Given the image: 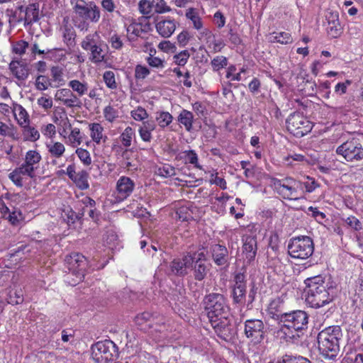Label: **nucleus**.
I'll list each match as a JSON object with an SVG mask.
<instances>
[{
    "instance_id": "nucleus-18",
    "label": "nucleus",
    "mask_w": 363,
    "mask_h": 363,
    "mask_svg": "<svg viewBox=\"0 0 363 363\" xmlns=\"http://www.w3.org/2000/svg\"><path fill=\"white\" fill-rule=\"evenodd\" d=\"M35 177V173H32L21 164L9 174V179L18 187L28 186L30 179Z\"/></svg>"
},
{
    "instance_id": "nucleus-36",
    "label": "nucleus",
    "mask_w": 363,
    "mask_h": 363,
    "mask_svg": "<svg viewBox=\"0 0 363 363\" xmlns=\"http://www.w3.org/2000/svg\"><path fill=\"white\" fill-rule=\"evenodd\" d=\"M180 158L183 160L184 164H191L196 169H202V166L199 163L198 155L195 150H189L182 152Z\"/></svg>"
},
{
    "instance_id": "nucleus-13",
    "label": "nucleus",
    "mask_w": 363,
    "mask_h": 363,
    "mask_svg": "<svg viewBox=\"0 0 363 363\" xmlns=\"http://www.w3.org/2000/svg\"><path fill=\"white\" fill-rule=\"evenodd\" d=\"M135 323L141 330L153 329L156 332H162L165 329L164 318L155 317L149 312L138 314L135 319Z\"/></svg>"
},
{
    "instance_id": "nucleus-53",
    "label": "nucleus",
    "mask_w": 363,
    "mask_h": 363,
    "mask_svg": "<svg viewBox=\"0 0 363 363\" xmlns=\"http://www.w3.org/2000/svg\"><path fill=\"white\" fill-rule=\"evenodd\" d=\"M103 80L106 84V86L111 89H116L118 87L117 82L116 81L115 73L113 71L108 70L104 72L103 74Z\"/></svg>"
},
{
    "instance_id": "nucleus-28",
    "label": "nucleus",
    "mask_w": 363,
    "mask_h": 363,
    "mask_svg": "<svg viewBox=\"0 0 363 363\" xmlns=\"http://www.w3.org/2000/svg\"><path fill=\"white\" fill-rule=\"evenodd\" d=\"M12 74L18 80L24 81L29 75V68L26 63L21 60H12L9 64Z\"/></svg>"
},
{
    "instance_id": "nucleus-1",
    "label": "nucleus",
    "mask_w": 363,
    "mask_h": 363,
    "mask_svg": "<svg viewBox=\"0 0 363 363\" xmlns=\"http://www.w3.org/2000/svg\"><path fill=\"white\" fill-rule=\"evenodd\" d=\"M342 336L339 325L329 326L319 332L317 340L320 354L326 359H335L339 354L340 341Z\"/></svg>"
},
{
    "instance_id": "nucleus-8",
    "label": "nucleus",
    "mask_w": 363,
    "mask_h": 363,
    "mask_svg": "<svg viewBox=\"0 0 363 363\" xmlns=\"http://www.w3.org/2000/svg\"><path fill=\"white\" fill-rule=\"evenodd\" d=\"M335 152L348 162H357L363 160V146L359 140L355 138L342 143L336 148Z\"/></svg>"
},
{
    "instance_id": "nucleus-52",
    "label": "nucleus",
    "mask_w": 363,
    "mask_h": 363,
    "mask_svg": "<svg viewBox=\"0 0 363 363\" xmlns=\"http://www.w3.org/2000/svg\"><path fill=\"white\" fill-rule=\"evenodd\" d=\"M189 57V52L187 50H184L173 56V62L179 67H184Z\"/></svg>"
},
{
    "instance_id": "nucleus-24",
    "label": "nucleus",
    "mask_w": 363,
    "mask_h": 363,
    "mask_svg": "<svg viewBox=\"0 0 363 363\" xmlns=\"http://www.w3.org/2000/svg\"><path fill=\"white\" fill-rule=\"evenodd\" d=\"M314 251H287V259L289 262L295 265L311 266L313 264L309 259Z\"/></svg>"
},
{
    "instance_id": "nucleus-54",
    "label": "nucleus",
    "mask_w": 363,
    "mask_h": 363,
    "mask_svg": "<svg viewBox=\"0 0 363 363\" xmlns=\"http://www.w3.org/2000/svg\"><path fill=\"white\" fill-rule=\"evenodd\" d=\"M40 131L43 135L47 139L52 140L56 137V127L52 123L43 125L40 128Z\"/></svg>"
},
{
    "instance_id": "nucleus-49",
    "label": "nucleus",
    "mask_w": 363,
    "mask_h": 363,
    "mask_svg": "<svg viewBox=\"0 0 363 363\" xmlns=\"http://www.w3.org/2000/svg\"><path fill=\"white\" fill-rule=\"evenodd\" d=\"M75 154L84 166L88 167L91 164L92 160L91 154L86 149L77 147L75 150Z\"/></svg>"
},
{
    "instance_id": "nucleus-20",
    "label": "nucleus",
    "mask_w": 363,
    "mask_h": 363,
    "mask_svg": "<svg viewBox=\"0 0 363 363\" xmlns=\"http://www.w3.org/2000/svg\"><path fill=\"white\" fill-rule=\"evenodd\" d=\"M327 34L331 38H337L343 32V28L340 24L339 13L337 11H330L325 15Z\"/></svg>"
},
{
    "instance_id": "nucleus-48",
    "label": "nucleus",
    "mask_w": 363,
    "mask_h": 363,
    "mask_svg": "<svg viewBox=\"0 0 363 363\" xmlns=\"http://www.w3.org/2000/svg\"><path fill=\"white\" fill-rule=\"evenodd\" d=\"M237 70L236 66L235 65H230L227 67L225 77L229 79L230 81H238L240 82L242 80L241 74L245 73L247 71V69L245 67H242L240 72L236 73V74H233V72H235Z\"/></svg>"
},
{
    "instance_id": "nucleus-39",
    "label": "nucleus",
    "mask_w": 363,
    "mask_h": 363,
    "mask_svg": "<svg viewBox=\"0 0 363 363\" xmlns=\"http://www.w3.org/2000/svg\"><path fill=\"white\" fill-rule=\"evenodd\" d=\"M156 50L152 48L150 50L149 55L145 58L147 64L153 69H163L165 67L164 59L160 58L155 56Z\"/></svg>"
},
{
    "instance_id": "nucleus-38",
    "label": "nucleus",
    "mask_w": 363,
    "mask_h": 363,
    "mask_svg": "<svg viewBox=\"0 0 363 363\" xmlns=\"http://www.w3.org/2000/svg\"><path fill=\"white\" fill-rule=\"evenodd\" d=\"M172 115L165 111H157L155 113V121L157 125L162 130H164L167 128L173 121Z\"/></svg>"
},
{
    "instance_id": "nucleus-58",
    "label": "nucleus",
    "mask_w": 363,
    "mask_h": 363,
    "mask_svg": "<svg viewBox=\"0 0 363 363\" xmlns=\"http://www.w3.org/2000/svg\"><path fill=\"white\" fill-rule=\"evenodd\" d=\"M242 250H257V237L251 235H244L242 238Z\"/></svg>"
},
{
    "instance_id": "nucleus-10",
    "label": "nucleus",
    "mask_w": 363,
    "mask_h": 363,
    "mask_svg": "<svg viewBox=\"0 0 363 363\" xmlns=\"http://www.w3.org/2000/svg\"><path fill=\"white\" fill-rule=\"evenodd\" d=\"M279 320L283 323V328L298 331L307 328L308 316L305 311L298 310L281 314Z\"/></svg>"
},
{
    "instance_id": "nucleus-56",
    "label": "nucleus",
    "mask_w": 363,
    "mask_h": 363,
    "mask_svg": "<svg viewBox=\"0 0 363 363\" xmlns=\"http://www.w3.org/2000/svg\"><path fill=\"white\" fill-rule=\"evenodd\" d=\"M154 13L162 14L171 11V8L164 0H152Z\"/></svg>"
},
{
    "instance_id": "nucleus-3",
    "label": "nucleus",
    "mask_w": 363,
    "mask_h": 363,
    "mask_svg": "<svg viewBox=\"0 0 363 363\" xmlns=\"http://www.w3.org/2000/svg\"><path fill=\"white\" fill-rule=\"evenodd\" d=\"M72 9L75 14L74 24L81 30H87L89 23H97L100 20V9L94 1L76 0Z\"/></svg>"
},
{
    "instance_id": "nucleus-23",
    "label": "nucleus",
    "mask_w": 363,
    "mask_h": 363,
    "mask_svg": "<svg viewBox=\"0 0 363 363\" xmlns=\"http://www.w3.org/2000/svg\"><path fill=\"white\" fill-rule=\"evenodd\" d=\"M88 130L91 141L94 145H101L107 141L108 137L104 126L100 123H89Z\"/></svg>"
},
{
    "instance_id": "nucleus-22",
    "label": "nucleus",
    "mask_w": 363,
    "mask_h": 363,
    "mask_svg": "<svg viewBox=\"0 0 363 363\" xmlns=\"http://www.w3.org/2000/svg\"><path fill=\"white\" fill-rule=\"evenodd\" d=\"M194 259L191 255H186L182 259H174L171 263V271L177 276L184 277L187 274V269L192 267Z\"/></svg>"
},
{
    "instance_id": "nucleus-31",
    "label": "nucleus",
    "mask_w": 363,
    "mask_h": 363,
    "mask_svg": "<svg viewBox=\"0 0 363 363\" xmlns=\"http://www.w3.org/2000/svg\"><path fill=\"white\" fill-rule=\"evenodd\" d=\"M18 279L15 276L12 277L13 288L9 291L8 302L11 304H20L23 301V292L22 289L16 285Z\"/></svg>"
},
{
    "instance_id": "nucleus-29",
    "label": "nucleus",
    "mask_w": 363,
    "mask_h": 363,
    "mask_svg": "<svg viewBox=\"0 0 363 363\" xmlns=\"http://www.w3.org/2000/svg\"><path fill=\"white\" fill-rule=\"evenodd\" d=\"M296 247L297 250H314V244L311 238L306 235H301L292 238L288 245V250Z\"/></svg>"
},
{
    "instance_id": "nucleus-42",
    "label": "nucleus",
    "mask_w": 363,
    "mask_h": 363,
    "mask_svg": "<svg viewBox=\"0 0 363 363\" xmlns=\"http://www.w3.org/2000/svg\"><path fill=\"white\" fill-rule=\"evenodd\" d=\"M21 127L23 128V135L24 140L35 142L39 140L40 133L35 127L27 124H25Z\"/></svg>"
},
{
    "instance_id": "nucleus-51",
    "label": "nucleus",
    "mask_w": 363,
    "mask_h": 363,
    "mask_svg": "<svg viewBox=\"0 0 363 363\" xmlns=\"http://www.w3.org/2000/svg\"><path fill=\"white\" fill-rule=\"evenodd\" d=\"M283 306V302L280 298H276L273 299L269 305V311L273 316H277L279 320L280 315L282 314L281 308Z\"/></svg>"
},
{
    "instance_id": "nucleus-61",
    "label": "nucleus",
    "mask_w": 363,
    "mask_h": 363,
    "mask_svg": "<svg viewBox=\"0 0 363 363\" xmlns=\"http://www.w3.org/2000/svg\"><path fill=\"white\" fill-rule=\"evenodd\" d=\"M103 114L106 121L109 123H113L118 117V111L111 105L104 108Z\"/></svg>"
},
{
    "instance_id": "nucleus-17",
    "label": "nucleus",
    "mask_w": 363,
    "mask_h": 363,
    "mask_svg": "<svg viewBox=\"0 0 363 363\" xmlns=\"http://www.w3.org/2000/svg\"><path fill=\"white\" fill-rule=\"evenodd\" d=\"M209 320L218 337L225 340L232 337L234 330L229 317L217 318Z\"/></svg>"
},
{
    "instance_id": "nucleus-47",
    "label": "nucleus",
    "mask_w": 363,
    "mask_h": 363,
    "mask_svg": "<svg viewBox=\"0 0 363 363\" xmlns=\"http://www.w3.org/2000/svg\"><path fill=\"white\" fill-rule=\"evenodd\" d=\"M103 42L97 31L86 35L81 42L82 48Z\"/></svg>"
},
{
    "instance_id": "nucleus-4",
    "label": "nucleus",
    "mask_w": 363,
    "mask_h": 363,
    "mask_svg": "<svg viewBox=\"0 0 363 363\" xmlns=\"http://www.w3.org/2000/svg\"><path fill=\"white\" fill-rule=\"evenodd\" d=\"M205 309L209 320L229 317L230 307L226 298L220 294H210L204 298Z\"/></svg>"
},
{
    "instance_id": "nucleus-45",
    "label": "nucleus",
    "mask_w": 363,
    "mask_h": 363,
    "mask_svg": "<svg viewBox=\"0 0 363 363\" xmlns=\"http://www.w3.org/2000/svg\"><path fill=\"white\" fill-rule=\"evenodd\" d=\"M135 135V132L134 129L130 127H126L124 130L120 135V140L122 145L125 147H129L132 144V140Z\"/></svg>"
},
{
    "instance_id": "nucleus-15",
    "label": "nucleus",
    "mask_w": 363,
    "mask_h": 363,
    "mask_svg": "<svg viewBox=\"0 0 363 363\" xmlns=\"http://www.w3.org/2000/svg\"><path fill=\"white\" fill-rule=\"evenodd\" d=\"M55 100L67 108L79 109L82 106V100L69 88H62L56 91Z\"/></svg>"
},
{
    "instance_id": "nucleus-64",
    "label": "nucleus",
    "mask_w": 363,
    "mask_h": 363,
    "mask_svg": "<svg viewBox=\"0 0 363 363\" xmlns=\"http://www.w3.org/2000/svg\"><path fill=\"white\" fill-rule=\"evenodd\" d=\"M191 218L189 208L181 206L176 211V218L181 221H188Z\"/></svg>"
},
{
    "instance_id": "nucleus-35",
    "label": "nucleus",
    "mask_w": 363,
    "mask_h": 363,
    "mask_svg": "<svg viewBox=\"0 0 363 363\" xmlns=\"http://www.w3.org/2000/svg\"><path fill=\"white\" fill-rule=\"evenodd\" d=\"M67 85L79 99L88 93L89 84L85 81L81 82L78 79H72L68 82Z\"/></svg>"
},
{
    "instance_id": "nucleus-37",
    "label": "nucleus",
    "mask_w": 363,
    "mask_h": 363,
    "mask_svg": "<svg viewBox=\"0 0 363 363\" xmlns=\"http://www.w3.org/2000/svg\"><path fill=\"white\" fill-rule=\"evenodd\" d=\"M186 18L191 21L193 28L197 30H201L203 26V23L197 9L191 7L186 9L185 13Z\"/></svg>"
},
{
    "instance_id": "nucleus-43",
    "label": "nucleus",
    "mask_w": 363,
    "mask_h": 363,
    "mask_svg": "<svg viewBox=\"0 0 363 363\" xmlns=\"http://www.w3.org/2000/svg\"><path fill=\"white\" fill-rule=\"evenodd\" d=\"M104 43L98 48H95L94 51L89 53V60L94 64L99 65L103 62L106 58V52L104 50Z\"/></svg>"
},
{
    "instance_id": "nucleus-2",
    "label": "nucleus",
    "mask_w": 363,
    "mask_h": 363,
    "mask_svg": "<svg viewBox=\"0 0 363 363\" xmlns=\"http://www.w3.org/2000/svg\"><path fill=\"white\" fill-rule=\"evenodd\" d=\"M304 283L306 285V302L311 307L318 308L332 301L333 296L321 276L307 278Z\"/></svg>"
},
{
    "instance_id": "nucleus-63",
    "label": "nucleus",
    "mask_w": 363,
    "mask_h": 363,
    "mask_svg": "<svg viewBox=\"0 0 363 363\" xmlns=\"http://www.w3.org/2000/svg\"><path fill=\"white\" fill-rule=\"evenodd\" d=\"M206 276V267L203 262L199 259L196 262L194 277L196 280L201 281Z\"/></svg>"
},
{
    "instance_id": "nucleus-59",
    "label": "nucleus",
    "mask_w": 363,
    "mask_h": 363,
    "mask_svg": "<svg viewBox=\"0 0 363 363\" xmlns=\"http://www.w3.org/2000/svg\"><path fill=\"white\" fill-rule=\"evenodd\" d=\"M28 45V43L24 40L16 41L12 44V52L19 56H22L26 53Z\"/></svg>"
},
{
    "instance_id": "nucleus-62",
    "label": "nucleus",
    "mask_w": 363,
    "mask_h": 363,
    "mask_svg": "<svg viewBox=\"0 0 363 363\" xmlns=\"http://www.w3.org/2000/svg\"><path fill=\"white\" fill-rule=\"evenodd\" d=\"M283 357L286 363H313L309 359L301 355L286 354Z\"/></svg>"
},
{
    "instance_id": "nucleus-6",
    "label": "nucleus",
    "mask_w": 363,
    "mask_h": 363,
    "mask_svg": "<svg viewBox=\"0 0 363 363\" xmlns=\"http://www.w3.org/2000/svg\"><path fill=\"white\" fill-rule=\"evenodd\" d=\"M91 357L96 363H113L118 357V349L111 340L99 341L92 345Z\"/></svg>"
},
{
    "instance_id": "nucleus-50",
    "label": "nucleus",
    "mask_w": 363,
    "mask_h": 363,
    "mask_svg": "<svg viewBox=\"0 0 363 363\" xmlns=\"http://www.w3.org/2000/svg\"><path fill=\"white\" fill-rule=\"evenodd\" d=\"M228 63V58L223 55H218L211 61L212 69L214 72H218L223 68L227 67Z\"/></svg>"
},
{
    "instance_id": "nucleus-57",
    "label": "nucleus",
    "mask_w": 363,
    "mask_h": 363,
    "mask_svg": "<svg viewBox=\"0 0 363 363\" xmlns=\"http://www.w3.org/2000/svg\"><path fill=\"white\" fill-rule=\"evenodd\" d=\"M51 77L52 80L57 84L56 86L65 84V81L63 78V71L60 67L56 66L51 68Z\"/></svg>"
},
{
    "instance_id": "nucleus-41",
    "label": "nucleus",
    "mask_w": 363,
    "mask_h": 363,
    "mask_svg": "<svg viewBox=\"0 0 363 363\" xmlns=\"http://www.w3.org/2000/svg\"><path fill=\"white\" fill-rule=\"evenodd\" d=\"M269 41L271 43H277L282 45H287L293 43V38L291 34L289 32H272L270 33Z\"/></svg>"
},
{
    "instance_id": "nucleus-19",
    "label": "nucleus",
    "mask_w": 363,
    "mask_h": 363,
    "mask_svg": "<svg viewBox=\"0 0 363 363\" xmlns=\"http://www.w3.org/2000/svg\"><path fill=\"white\" fill-rule=\"evenodd\" d=\"M178 23L174 18L157 17L155 22L157 33L164 38H168L174 33Z\"/></svg>"
},
{
    "instance_id": "nucleus-11",
    "label": "nucleus",
    "mask_w": 363,
    "mask_h": 363,
    "mask_svg": "<svg viewBox=\"0 0 363 363\" xmlns=\"http://www.w3.org/2000/svg\"><path fill=\"white\" fill-rule=\"evenodd\" d=\"M64 114H65L63 110ZM63 130L60 132V135L66 140V143L72 147H77L79 146L84 140V133L81 131L79 128L72 126L69 118L65 116V119L62 121Z\"/></svg>"
},
{
    "instance_id": "nucleus-55",
    "label": "nucleus",
    "mask_w": 363,
    "mask_h": 363,
    "mask_svg": "<svg viewBox=\"0 0 363 363\" xmlns=\"http://www.w3.org/2000/svg\"><path fill=\"white\" fill-rule=\"evenodd\" d=\"M130 116L135 121L143 122L148 118L149 114L145 108L138 106L130 111Z\"/></svg>"
},
{
    "instance_id": "nucleus-7",
    "label": "nucleus",
    "mask_w": 363,
    "mask_h": 363,
    "mask_svg": "<svg viewBox=\"0 0 363 363\" xmlns=\"http://www.w3.org/2000/svg\"><path fill=\"white\" fill-rule=\"evenodd\" d=\"M272 187L283 199L297 200L301 196L298 189H302V183L292 177H286L282 179H273Z\"/></svg>"
},
{
    "instance_id": "nucleus-5",
    "label": "nucleus",
    "mask_w": 363,
    "mask_h": 363,
    "mask_svg": "<svg viewBox=\"0 0 363 363\" xmlns=\"http://www.w3.org/2000/svg\"><path fill=\"white\" fill-rule=\"evenodd\" d=\"M39 20L40 5L37 2L17 6L10 16V22L23 23L25 27L31 26Z\"/></svg>"
},
{
    "instance_id": "nucleus-9",
    "label": "nucleus",
    "mask_w": 363,
    "mask_h": 363,
    "mask_svg": "<svg viewBox=\"0 0 363 363\" xmlns=\"http://www.w3.org/2000/svg\"><path fill=\"white\" fill-rule=\"evenodd\" d=\"M288 131L294 136L301 138L308 133L312 128V123L300 112L291 113L286 121Z\"/></svg>"
},
{
    "instance_id": "nucleus-21",
    "label": "nucleus",
    "mask_w": 363,
    "mask_h": 363,
    "mask_svg": "<svg viewBox=\"0 0 363 363\" xmlns=\"http://www.w3.org/2000/svg\"><path fill=\"white\" fill-rule=\"evenodd\" d=\"M135 182L130 177L126 176L121 177L116 186V199L119 201H124L129 197L134 191Z\"/></svg>"
},
{
    "instance_id": "nucleus-33",
    "label": "nucleus",
    "mask_w": 363,
    "mask_h": 363,
    "mask_svg": "<svg viewBox=\"0 0 363 363\" xmlns=\"http://www.w3.org/2000/svg\"><path fill=\"white\" fill-rule=\"evenodd\" d=\"M0 135L7 137L13 140H18L21 138V134L17 127L11 123H5L0 121Z\"/></svg>"
},
{
    "instance_id": "nucleus-34",
    "label": "nucleus",
    "mask_w": 363,
    "mask_h": 363,
    "mask_svg": "<svg viewBox=\"0 0 363 363\" xmlns=\"http://www.w3.org/2000/svg\"><path fill=\"white\" fill-rule=\"evenodd\" d=\"M12 113L19 125L23 126V125L28 123L29 116L26 110L21 104L13 102Z\"/></svg>"
},
{
    "instance_id": "nucleus-25",
    "label": "nucleus",
    "mask_w": 363,
    "mask_h": 363,
    "mask_svg": "<svg viewBox=\"0 0 363 363\" xmlns=\"http://www.w3.org/2000/svg\"><path fill=\"white\" fill-rule=\"evenodd\" d=\"M60 32L65 45L67 46H73L75 45L77 33L74 26L70 23L67 17L63 18L62 25L60 28Z\"/></svg>"
},
{
    "instance_id": "nucleus-40",
    "label": "nucleus",
    "mask_w": 363,
    "mask_h": 363,
    "mask_svg": "<svg viewBox=\"0 0 363 363\" xmlns=\"http://www.w3.org/2000/svg\"><path fill=\"white\" fill-rule=\"evenodd\" d=\"M176 168L170 164L163 163L157 166L155 174L162 178H171L176 175Z\"/></svg>"
},
{
    "instance_id": "nucleus-32",
    "label": "nucleus",
    "mask_w": 363,
    "mask_h": 363,
    "mask_svg": "<svg viewBox=\"0 0 363 363\" xmlns=\"http://www.w3.org/2000/svg\"><path fill=\"white\" fill-rule=\"evenodd\" d=\"M194 116L193 113L186 109H182L177 116V121L181 127H184L187 132H191Z\"/></svg>"
},
{
    "instance_id": "nucleus-27",
    "label": "nucleus",
    "mask_w": 363,
    "mask_h": 363,
    "mask_svg": "<svg viewBox=\"0 0 363 363\" xmlns=\"http://www.w3.org/2000/svg\"><path fill=\"white\" fill-rule=\"evenodd\" d=\"M103 242L105 247L108 250H114L121 248L122 246L120 244L118 235L116 229L113 226L106 227L105 233L103 235Z\"/></svg>"
},
{
    "instance_id": "nucleus-26",
    "label": "nucleus",
    "mask_w": 363,
    "mask_h": 363,
    "mask_svg": "<svg viewBox=\"0 0 363 363\" xmlns=\"http://www.w3.org/2000/svg\"><path fill=\"white\" fill-rule=\"evenodd\" d=\"M42 160V157L40 152L37 150H30L26 152L23 158L22 166L30 171L32 173H35V171L39 168L40 163Z\"/></svg>"
},
{
    "instance_id": "nucleus-16",
    "label": "nucleus",
    "mask_w": 363,
    "mask_h": 363,
    "mask_svg": "<svg viewBox=\"0 0 363 363\" xmlns=\"http://www.w3.org/2000/svg\"><path fill=\"white\" fill-rule=\"evenodd\" d=\"M61 172L66 174L79 189L84 191L89 188V174L88 172L85 169H82L76 172V165L74 163L69 164L66 168V171L62 170Z\"/></svg>"
},
{
    "instance_id": "nucleus-46",
    "label": "nucleus",
    "mask_w": 363,
    "mask_h": 363,
    "mask_svg": "<svg viewBox=\"0 0 363 363\" xmlns=\"http://www.w3.org/2000/svg\"><path fill=\"white\" fill-rule=\"evenodd\" d=\"M232 297L234 303H244L246 298V286H233Z\"/></svg>"
},
{
    "instance_id": "nucleus-30",
    "label": "nucleus",
    "mask_w": 363,
    "mask_h": 363,
    "mask_svg": "<svg viewBox=\"0 0 363 363\" xmlns=\"http://www.w3.org/2000/svg\"><path fill=\"white\" fill-rule=\"evenodd\" d=\"M45 147L50 156L55 159L62 157L66 151L65 145L59 141L50 140L45 143Z\"/></svg>"
},
{
    "instance_id": "nucleus-60",
    "label": "nucleus",
    "mask_w": 363,
    "mask_h": 363,
    "mask_svg": "<svg viewBox=\"0 0 363 363\" xmlns=\"http://www.w3.org/2000/svg\"><path fill=\"white\" fill-rule=\"evenodd\" d=\"M50 85V79L45 75H38L35 79V86L37 90H47Z\"/></svg>"
},
{
    "instance_id": "nucleus-44",
    "label": "nucleus",
    "mask_w": 363,
    "mask_h": 363,
    "mask_svg": "<svg viewBox=\"0 0 363 363\" xmlns=\"http://www.w3.org/2000/svg\"><path fill=\"white\" fill-rule=\"evenodd\" d=\"M138 9L143 15L141 18H147V21L152 16L154 7L152 0H140L138 4Z\"/></svg>"
},
{
    "instance_id": "nucleus-14",
    "label": "nucleus",
    "mask_w": 363,
    "mask_h": 363,
    "mask_svg": "<svg viewBox=\"0 0 363 363\" xmlns=\"http://www.w3.org/2000/svg\"><path fill=\"white\" fill-rule=\"evenodd\" d=\"M126 27L127 38L130 42L135 41L143 34L147 33L152 30L151 24L147 18H139L137 21L132 20Z\"/></svg>"
},
{
    "instance_id": "nucleus-12",
    "label": "nucleus",
    "mask_w": 363,
    "mask_h": 363,
    "mask_svg": "<svg viewBox=\"0 0 363 363\" xmlns=\"http://www.w3.org/2000/svg\"><path fill=\"white\" fill-rule=\"evenodd\" d=\"M266 331V326L262 320L252 318L245 322L244 333L255 343H259L264 339Z\"/></svg>"
}]
</instances>
